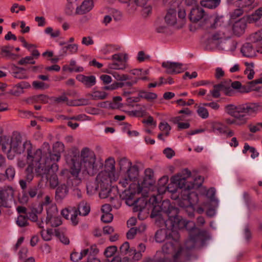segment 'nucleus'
<instances>
[{"label": "nucleus", "instance_id": "48", "mask_svg": "<svg viewBox=\"0 0 262 262\" xmlns=\"http://www.w3.org/2000/svg\"><path fill=\"white\" fill-rule=\"evenodd\" d=\"M91 96L93 100H101L106 97L107 94L103 91H97L93 92Z\"/></svg>", "mask_w": 262, "mask_h": 262}, {"label": "nucleus", "instance_id": "10", "mask_svg": "<svg viewBox=\"0 0 262 262\" xmlns=\"http://www.w3.org/2000/svg\"><path fill=\"white\" fill-rule=\"evenodd\" d=\"M118 178V176H113L106 170H103L98 173L96 178V183L100 186L99 196L101 198H105L110 192L111 184L115 182Z\"/></svg>", "mask_w": 262, "mask_h": 262}, {"label": "nucleus", "instance_id": "64", "mask_svg": "<svg viewBox=\"0 0 262 262\" xmlns=\"http://www.w3.org/2000/svg\"><path fill=\"white\" fill-rule=\"evenodd\" d=\"M114 48L112 45H106L102 47L101 51L104 54H108L113 52Z\"/></svg>", "mask_w": 262, "mask_h": 262}, {"label": "nucleus", "instance_id": "54", "mask_svg": "<svg viewBox=\"0 0 262 262\" xmlns=\"http://www.w3.org/2000/svg\"><path fill=\"white\" fill-rule=\"evenodd\" d=\"M261 16L262 7L255 10V11L250 15L249 19L250 21H256L259 19Z\"/></svg>", "mask_w": 262, "mask_h": 262}, {"label": "nucleus", "instance_id": "42", "mask_svg": "<svg viewBox=\"0 0 262 262\" xmlns=\"http://www.w3.org/2000/svg\"><path fill=\"white\" fill-rule=\"evenodd\" d=\"M87 192L89 194L92 195L98 190H100V186L96 183V181L94 182H89L86 186Z\"/></svg>", "mask_w": 262, "mask_h": 262}, {"label": "nucleus", "instance_id": "4", "mask_svg": "<svg viewBox=\"0 0 262 262\" xmlns=\"http://www.w3.org/2000/svg\"><path fill=\"white\" fill-rule=\"evenodd\" d=\"M191 173L186 168L170 179L171 183L177 187L182 189L183 202H180L179 205L182 207H191L198 202V195L193 192L188 193V191L194 187V184L188 181V178L191 176Z\"/></svg>", "mask_w": 262, "mask_h": 262}, {"label": "nucleus", "instance_id": "15", "mask_svg": "<svg viewBox=\"0 0 262 262\" xmlns=\"http://www.w3.org/2000/svg\"><path fill=\"white\" fill-rule=\"evenodd\" d=\"M207 16H209V14H205L204 10L201 7L196 6L191 10L189 14V19L193 23H196L201 20L202 25L206 26L204 18Z\"/></svg>", "mask_w": 262, "mask_h": 262}, {"label": "nucleus", "instance_id": "44", "mask_svg": "<svg viewBox=\"0 0 262 262\" xmlns=\"http://www.w3.org/2000/svg\"><path fill=\"white\" fill-rule=\"evenodd\" d=\"M159 128L166 137H167L169 135L171 127L167 122L165 121L161 122L159 125Z\"/></svg>", "mask_w": 262, "mask_h": 262}, {"label": "nucleus", "instance_id": "12", "mask_svg": "<svg viewBox=\"0 0 262 262\" xmlns=\"http://www.w3.org/2000/svg\"><path fill=\"white\" fill-rule=\"evenodd\" d=\"M46 224L52 227H57L62 224L61 219L56 205L49 206L46 208Z\"/></svg>", "mask_w": 262, "mask_h": 262}, {"label": "nucleus", "instance_id": "3", "mask_svg": "<svg viewBox=\"0 0 262 262\" xmlns=\"http://www.w3.org/2000/svg\"><path fill=\"white\" fill-rule=\"evenodd\" d=\"M100 166L94 152L85 147L81 151L80 160L76 157L72 159L71 173L76 177L80 171L83 174L94 175Z\"/></svg>", "mask_w": 262, "mask_h": 262}, {"label": "nucleus", "instance_id": "17", "mask_svg": "<svg viewBox=\"0 0 262 262\" xmlns=\"http://www.w3.org/2000/svg\"><path fill=\"white\" fill-rule=\"evenodd\" d=\"M157 95L153 92L141 90L139 92L138 97L127 98V101L129 103L137 102L140 98L145 99L148 101H152L157 98Z\"/></svg>", "mask_w": 262, "mask_h": 262}, {"label": "nucleus", "instance_id": "22", "mask_svg": "<svg viewBox=\"0 0 262 262\" xmlns=\"http://www.w3.org/2000/svg\"><path fill=\"white\" fill-rule=\"evenodd\" d=\"M168 181V179L167 177H163L161 178L158 182V192L159 194H162L166 192L167 190L174 193L176 192V189L171 190L170 187L167 186Z\"/></svg>", "mask_w": 262, "mask_h": 262}, {"label": "nucleus", "instance_id": "45", "mask_svg": "<svg viewBox=\"0 0 262 262\" xmlns=\"http://www.w3.org/2000/svg\"><path fill=\"white\" fill-rule=\"evenodd\" d=\"M40 234L44 241H49L52 238L53 232L51 229H43L40 231Z\"/></svg>", "mask_w": 262, "mask_h": 262}, {"label": "nucleus", "instance_id": "57", "mask_svg": "<svg viewBox=\"0 0 262 262\" xmlns=\"http://www.w3.org/2000/svg\"><path fill=\"white\" fill-rule=\"evenodd\" d=\"M167 27L162 20H158L156 24V29L158 33H163L166 30Z\"/></svg>", "mask_w": 262, "mask_h": 262}, {"label": "nucleus", "instance_id": "8", "mask_svg": "<svg viewBox=\"0 0 262 262\" xmlns=\"http://www.w3.org/2000/svg\"><path fill=\"white\" fill-rule=\"evenodd\" d=\"M142 190V188L139 184H133L130 185L128 190L124 191L126 204L129 206L134 205V210L135 212L141 211L145 207H147L148 209L149 207V202H147V197L143 196L133 201L134 196L136 194L141 192Z\"/></svg>", "mask_w": 262, "mask_h": 262}, {"label": "nucleus", "instance_id": "50", "mask_svg": "<svg viewBox=\"0 0 262 262\" xmlns=\"http://www.w3.org/2000/svg\"><path fill=\"white\" fill-rule=\"evenodd\" d=\"M196 112L202 119H206L209 117L208 110L203 106H199Z\"/></svg>", "mask_w": 262, "mask_h": 262}, {"label": "nucleus", "instance_id": "41", "mask_svg": "<svg viewBox=\"0 0 262 262\" xmlns=\"http://www.w3.org/2000/svg\"><path fill=\"white\" fill-rule=\"evenodd\" d=\"M68 70L71 72H81L84 69L82 67L76 65V61L74 59H71L70 62V67Z\"/></svg>", "mask_w": 262, "mask_h": 262}, {"label": "nucleus", "instance_id": "35", "mask_svg": "<svg viewBox=\"0 0 262 262\" xmlns=\"http://www.w3.org/2000/svg\"><path fill=\"white\" fill-rule=\"evenodd\" d=\"M237 47V42L231 39H225L222 44V48L227 51H234Z\"/></svg>", "mask_w": 262, "mask_h": 262}, {"label": "nucleus", "instance_id": "24", "mask_svg": "<svg viewBox=\"0 0 262 262\" xmlns=\"http://www.w3.org/2000/svg\"><path fill=\"white\" fill-rule=\"evenodd\" d=\"M167 227V230L166 229H160L158 230L155 235V239L157 242L161 243L164 241L166 238H168L169 236L167 235L168 231L169 232L168 234L170 235V230H171L172 231H176L178 229H172L171 227H169L168 228V226Z\"/></svg>", "mask_w": 262, "mask_h": 262}, {"label": "nucleus", "instance_id": "23", "mask_svg": "<svg viewBox=\"0 0 262 262\" xmlns=\"http://www.w3.org/2000/svg\"><path fill=\"white\" fill-rule=\"evenodd\" d=\"M226 38V37L224 33L216 32L212 34L208 37V43L214 45H217L218 42L220 41L223 44Z\"/></svg>", "mask_w": 262, "mask_h": 262}, {"label": "nucleus", "instance_id": "27", "mask_svg": "<svg viewBox=\"0 0 262 262\" xmlns=\"http://www.w3.org/2000/svg\"><path fill=\"white\" fill-rule=\"evenodd\" d=\"M110 3H112L114 0H106ZM119 2L126 4L130 9L135 10L137 6H144L146 0H118Z\"/></svg>", "mask_w": 262, "mask_h": 262}, {"label": "nucleus", "instance_id": "31", "mask_svg": "<svg viewBox=\"0 0 262 262\" xmlns=\"http://www.w3.org/2000/svg\"><path fill=\"white\" fill-rule=\"evenodd\" d=\"M30 86V84L25 81H22L16 84L12 89L11 94L14 96H19L24 93L25 89L29 88Z\"/></svg>", "mask_w": 262, "mask_h": 262}, {"label": "nucleus", "instance_id": "62", "mask_svg": "<svg viewBox=\"0 0 262 262\" xmlns=\"http://www.w3.org/2000/svg\"><path fill=\"white\" fill-rule=\"evenodd\" d=\"M35 61L34 60V58L31 56H26L24 58H21L19 61L18 64L20 65H24L28 63L35 64Z\"/></svg>", "mask_w": 262, "mask_h": 262}, {"label": "nucleus", "instance_id": "9", "mask_svg": "<svg viewBox=\"0 0 262 262\" xmlns=\"http://www.w3.org/2000/svg\"><path fill=\"white\" fill-rule=\"evenodd\" d=\"M90 211V206L86 202H82L79 204L78 209L75 207H68L62 210L61 214L67 220H70L73 225L76 226L79 222L78 212L79 215L85 216Z\"/></svg>", "mask_w": 262, "mask_h": 262}, {"label": "nucleus", "instance_id": "51", "mask_svg": "<svg viewBox=\"0 0 262 262\" xmlns=\"http://www.w3.org/2000/svg\"><path fill=\"white\" fill-rule=\"evenodd\" d=\"M120 251L124 254H128L131 256V253L133 251V249L130 248L129 243L127 242H124L120 248Z\"/></svg>", "mask_w": 262, "mask_h": 262}, {"label": "nucleus", "instance_id": "1", "mask_svg": "<svg viewBox=\"0 0 262 262\" xmlns=\"http://www.w3.org/2000/svg\"><path fill=\"white\" fill-rule=\"evenodd\" d=\"M152 210L151 217H154L160 214V212L164 211L167 214L168 219L165 221L166 226H170L172 229L186 228L188 231L198 230L195 224L191 221H187L178 215V209L172 206L169 201H164L162 208L157 205V199L153 195L149 199V207L148 210Z\"/></svg>", "mask_w": 262, "mask_h": 262}, {"label": "nucleus", "instance_id": "63", "mask_svg": "<svg viewBox=\"0 0 262 262\" xmlns=\"http://www.w3.org/2000/svg\"><path fill=\"white\" fill-rule=\"evenodd\" d=\"M249 130L253 133L260 131L261 128V122L257 123L255 124H250L248 126Z\"/></svg>", "mask_w": 262, "mask_h": 262}, {"label": "nucleus", "instance_id": "61", "mask_svg": "<svg viewBox=\"0 0 262 262\" xmlns=\"http://www.w3.org/2000/svg\"><path fill=\"white\" fill-rule=\"evenodd\" d=\"M37 194H38V197H40L42 195V192L41 191L38 192V186H33L29 189L28 194L31 198L35 197Z\"/></svg>", "mask_w": 262, "mask_h": 262}, {"label": "nucleus", "instance_id": "2", "mask_svg": "<svg viewBox=\"0 0 262 262\" xmlns=\"http://www.w3.org/2000/svg\"><path fill=\"white\" fill-rule=\"evenodd\" d=\"M262 111V102H247L236 105L228 104L225 106V112L233 118H227L228 125L241 126L245 125L250 118L255 117Z\"/></svg>", "mask_w": 262, "mask_h": 262}, {"label": "nucleus", "instance_id": "40", "mask_svg": "<svg viewBox=\"0 0 262 262\" xmlns=\"http://www.w3.org/2000/svg\"><path fill=\"white\" fill-rule=\"evenodd\" d=\"M246 65L247 68L245 70V74L247 75V78L248 79L251 80L253 78L255 74V72L254 71V63L252 62L246 63Z\"/></svg>", "mask_w": 262, "mask_h": 262}, {"label": "nucleus", "instance_id": "26", "mask_svg": "<svg viewBox=\"0 0 262 262\" xmlns=\"http://www.w3.org/2000/svg\"><path fill=\"white\" fill-rule=\"evenodd\" d=\"M246 27V23L244 19H241L234 23L233 26V33L237 36L243 34Z\"/></svg>", "mask_w": 262, "mask_h": 262}, {"label": "nucleus", "instance_id": "6", "mask_svg": "<svg viewBox=\"0 0 262 262\" xmlns=\"http://www.w3.org/2000/svg\"><path fill=\"white\" fill-rule=\"evenodd\" d=\"M64 146L61 142H57L53 146V153H52L50 145L48 142H44L42 146L38 148L43 152L41 158L43 159L47 165L53 172L57 171L58 166L57 162L61 157V154L64 151Z\"/></svg>", "mask_w": 262, "mask_h": 262}, {"label": "nucleus", "instance_id": "49", "mask_svg": "<svg viewBox=\"0 0 262 262\" xmlns=\"http://www.w3.org/2000/svg\"><path fill=\"white\" fill-rule=\"evenodd\" d=\"M45 176L48 177L47 175ZM47 179H48L50 186L51 188H54L56 186H58V179L57 176L55 173H54L51 174L50 178H47Z\"/></svg>", "mask_w": 262, "mask_h": 262}, {"label": "nucleus", "instance_id": "20", "mask_svg": "<svg viewBox=\"0 0 262 262\" xmlns=\"http://www.w3.org/2000/svg\"><path fill=\"white\" fill-rule=\"evenodd\" d=\"M242 55L246 57L252 58L256 56L257 51L250 43H246L241 49Z\"/></svg>", "mask_w": 262, "mask_h": 262}, {"label": "nucleus", "instance_id": "33", "mask_svg": "<svg viewBox=\"0 0 262 262\" xmlns=\"http://www.w3.org/2000/svg\"><path fill=\"white\" fill-rule=\"evenodd\" d=\"M104 170L107 171L111 174H113V177L117 176L115 172V161L113 158L110 157L105 160Z\"/></svg>", "mask_w": 262, "mask_h": 262}, {"label": "nucleus", "instance_id": "13", "mask_svg": "<svg viewBox=\"0 0 262 262\" xmlns=\"http://www.w3.org/2000/svg\"><path fill=\"white\" fill-rule=\"evenodd\" d=\"M111 59L114 60V62L108 64L107 69L122 70L126 69L125 62L128 59L126 54H115L112 55Z\"/></svg>", "mask_w": 262, "mask_h": 262}, {"label": "nucleus", "instance_id": "18", "mask_svg": "<svg viewBox=\"0 0 262 262\" xmlns=\"http://www.w3.org/2000/svg\"><path fill=\"white\" fill-rule=\"evenodd\" d=\"M14 190L10 186H4L0 189V195L9 203H11L14 197Z\"/></svg>", "mask_w": 262, "mask_h": 262}, {"label": "nucleus", "instance_id": "16", "mask_svg": "<svg viewBox=\"0 0 262 262\" xmlns=\"http://www.w3.org/2000/svg\"><path fill=\"white\" fill-rule=\"evenodd\" d=\"M205 24L207 27L216 28L224 25V17L215 14H209L204 18Z\"/></svg>", "mask_w": 262, "mask_h": 262}, {"label": "nucleus", "instance_id": "38", "mask_svg": "<svg viewBox=\"0 0 262 262\" xmlns=\"http://www.w3.org/2000/svg\"><path fill=\"white\" fill-rule=\"evenodd\" d=\"M212 131L217 135L225 134L226 133V126L219 122L214 123L212 125Z\"/></svg>", "mask_w": 262, "mask_h": 262}, {"label": "nucleus", "instance_id": "19", "mask_svg": "<svg viewBox=\"0 0 262 262\" xmlns=\"http://www.w3.org/2000/svg\"><path fill=\"white\" fill-rule=\"evenodd\" d=\"M76 79L86 88H91L96 83V77L94 75L87 76L79 74L76 76Z\"/></svg>", "mask_w": 262, "mask_h": 262}, {"label": "nucleus", "instance_id": "60", "mask_svg": "<svg viewBox=\"0 0 262 262\" xmlns=\"http://www.w3.org/2000/svg\"><path fill=\"white\" fill-rule=\"evenodd\" d=\"M65 12L67 15L70 16L78 15L76 13V10H75V6L71 3H69L67 4Z\"/></svg>", "mask_w": 262, "mask_h": 262}, {"label": "nucleus", "instance_id": "21", "mask_svg": "<svg viewBox=\"0 0 262 262\" xmlns=\"http://www.w3.org/2000/svg\"><path fill=\"white\" fill-rule=\"evenodd\" d=\"M94 6L92 0L84 1L80 6L77 7L76 13L78 15L83 14L92 9Z\"/></svg>", "mask_w": 262, "mask_h": 262}, {"label": "nucleus", "instance_id": "59", "mask_svg": "<svg viewBox=\"0 0 262 262\" xmlns=\"http://www.w3.org/2000/svg\"><path fill=\"white\" fill-rule=\"evenodd\" d=\"M117 247L112 246L107 247L104 251V254L107 257L113 256L117 251Z\"/></svg>", "mask_w": 262, "mask_h": 262}, {"label": "nucleus", "instance_id": "5", "mask_svg": "<svg viewBox=\"0 0 262 262\" xmlns=\"http://www.w3.org/2000/svg\"><path fill=\"white\" fill-rule=\"evenodd\" d=\"M2 150L4 152L8 154V158L12 159L14 154H21L25 151L26 154V161L28 160L29 157L35 158L40 155H42L43 152L38 148L33 147L32 144L29 141L23 142L20 137H13L10 141L2 144Z\"/></svg>", "mask_w": 262, "mask_h": 262}, {"label": "nucleus", "instance_id": "28", "mask_svg": "<svg viewBox=\"0 0 262 262\" xmlns=\"http://www.w3.org/2000/svg\"><path fill=\"white\" fill-rule=\"evenodd\" d=\"M229 89L230 90L227 89L224 84H220L214 85L213 90L210 91V93L214 98H218L220 97V91H224V92L227 95H231L232 90L230 88Z\"/></svg>", "mask_w": 262, "mask_h": 262}, {"label": "nucleus", "instance_id": "29", "mask_svg": "<svg viewBox=\"0 0 262 262\" xmlns=\"http://www.w3.org/2000/svg\"><path fill=\"white\" fill-rule=\"evenodd\" d=\"M177 21L176 11L174 9H169L165 16V22L168 26H173Z\"/></svg>", "mask_w": 262, "mask_h": 262}, {"label": "nucleus", "instance_id": "52", "mask_svg": "<svg viewBox=\"0 0 262 262\" xmlns=\"http://www.w3.org/2000/svg\"><path fill=\"white\" fill-rule=\"evenodd\" d=\"M32 85L35 89L42 90L47 89L49 87V85L48 84L39 81H33Z\"/></svg>", "mask_w": 262, "mask_h": 262}, {"label": "nucleus", "instance_id": "34", "mask_svg": "<svg viewBox=\"0 0 262 262\" xmlns=\"http://www.w3.org/2000/svg\"><path fill=\"white\" fill-rule=\"evenodd\" d=\"M178 247V243L176 241L169 242L163 245L162 250L165 254L172 253L175 251L176 247Z\"/></svg>", "mask_w": 262, "mask_h": 262}, {"label": "nucleus", "instance_id": "47", "mask_svg": "<svg viewBox=\"0 0 262 262\" xmlns=\"http://www.w3.org/2000/svg\"><path fill=\"white\" fill-rule=\"evenodd\" d=\"M251 39L262 46V29L251 36Z\"/></svg>", "mask_w": 262, "mask_h": 262}, {"label": "nucleus", "instance_id": "25", "mask_svg": "<svg viewBox=\"0 0 262 262\" xmlns=\"http://www.w3.org/2000/svg\"><path fill=\"white\" fill-rule=\"evenodd\" d=\"M69 192V187L65 184H59L56 190L55 198L57 200L61 201L64 199Z\"/></svg>", "mask_w": 262, "mask_h": 262}, {"label": "nucleus", "instance_id": "46", "mask_svg": "<svg viewBox=\"0 0 262 262\" xmlns=\"http://www.w3.org/2000/svg\"><path fill=\"white\" fill-rule=\"evenodd\" d=\"M13 49V47L10 45L3 46L1 48V51L3 55L7 57H11L14 56V54L11 52Z\"/></svg>", "mask_w": 262, "mask_h": 262}, {"label": "nucleus", "instance_id": "11", "mask_svg": "<svg viewBox=\"0 0 262 262\" xmlns=\"http://www.w3.org/2000/svg\"><path fill=\"white\" fill-rule=\"evenodd\" d=\"M119 169L125 171L126 174L131 179H136L138 176V170L135 165H132L130 160L126 158H122L119 161Z\"/></svg>", "mask_w": 262, "mask_h": 262}, {"label": "nucleus", "instance_id": "14", "mask_svg": "<svg viewBox=\"0 0 262 262\" xmlns=\"http://www.w3.org/2000/svg\"><path fill=\"white\" fill-rule=\"evenodd\" d=\"M162 67L165 70V72L168 74L180 73L183 72L185 69V68L183 67L182 64L169 61L163 62Z\"/></svg>", "mask_w": 262, "mask_h": 262}, {"label": "nucleus", "instance_id": "53", "mask_svg": "<svg viewBox=\"0 0 262 262\" xmlns=\"http://www.w3.org/2000/svg\"><path fill=\"white\" fill-rule=\"evenodd\" d=\"M199 235L192 236L190 235L189 238L186 243V248L189 249L194 247Z\"/></svg>", "mask_w": 262, "mask_h": 262}, {"label": "nucleus", "instance_id": "32", "mask_svg": "<svg viewBox=\"0 0 262 262\" xmlns=\"http://www.w3.org/2000/svg\"><path fill=\"white\" fill-rule=\"evenodd\" d=\"M92 249H85L82 250L80 252H78L76 251H73L71 254V259L73 261L77 262L80 259L82 258L83 257L87 255H89Z\"/></svg>", "mask_w": 262, "mask_h": 262}, {"label": "nucleus", "instance_id": "37", "mask_svg": "<svg viewBox=\"0 0 262 262\" xmlns=\"http://www.w3.org/2000/svg\"><path fill=\"white\" fill-rule=\"evenodd\" d=\"M112 69H107L105 72L112 75L114 78L117 81H126L129 79V77L126 74H121L116 71H112Z\"/></svg>", "mask_w": 262, "mask_h": 262}, {"label": "nucleus", "instance_id": "7", "mask_svg": "<svg viewBox=\"0 0 262 262\" xmlns=\"http://www.w3.org/2000/svg\"><path fill=\"white\" fill-rule=\"evenodd\" d=\"M41 156L32 159L29 157L28 160L26 161L27 167L26 169V179L27 182H30L33 179L34 173L42 177L50 174L51 170L47 165L43 159L41 158Z\"/></svg>", "mask_w": 262, "mask_h": 262}, {"label": "nucleus", "instance_id": "56", "mask_svg": "<svg viewBox=\"0 0 262 262\" xmlns=\"http://www.w3.org/2000/svg\"><path fill=\"white\" fill-rule=\"evenodd\" d=\"M45 33L47 34L50 35L53 38L58 37L60 34L59 30H56L55 31H53V28L51 27L46 28L45 30Z\"/></svg>", "mask_w": 262, "mask_h": 262}, {"label": "nucleus", "instance_id": "43", "mask_svg": "<svg viewBox=\"0 0 262 262\" xmlns=\"http://www.w3.org/2000/svg\"><path fill=\"white\" fill-rule=\"evenodd\" d=\"M136 179H131L126 174L124 178H122L119 181V184L123 188H126L128 185H129V187H130V185L131 184H133L134 183H130V182L132 181H135ZM129 188L127 190H128ZM126 189H125L126 190ZM123 191V194L124 195V198L125 199V196L124 193V191Z\"/></svg>", "mask_w": 262, "mask_h": 262}, {"label": "nucleus", "instance_id": "36", "mask_svg": "<svg viewBox=\"0 0 262 262\" xmlns=\"http://www.w3.org/2000/svg\"><path fill=\"white\" fill-rule=\"evenodd\" d=\"M221 0H202L200 2L201 6L208 9H215L220 4Z\"/></svg>", "mask_w": 262, "mask_h": 262}, {"label": "nucleus", "instance_id": "39", "mask_svg": "<svg viewBox=\"0 0 262 262\" xmlns=\"http://www.w3.org/2000/svg\"><path fill=\"white\" fill-rule=\"evenodd\" d=\"M63 52L67 54L68 50L70 54H74L77 53L78 50V46L77 44H69L62 48Z\"/></svg>", "mask_w": 262, "mask_h": 262}, {"label": "nucleus", "instance_id": "55", "mask_svg": "<svg viewBox=\"0 0 262 262\" xmlns=\"http://www.w3.org/2000/svg\"><path fill=\"white\" fill-rule=\"evenodd\" d=\"M16 223L21 227H25L29 224L28 218L24 215H19L17 217Z\"/></svg>", "mask_w": 262, "mask_h": 262}, {"label": "nucleus", "instance_id": "30", "mask_svg": "<svg viewBox=\"0 0 262 262\" xmlns=\"http://www.w3.org/2000/svg\"><path fill=\"white\" fill-rule=\"evenodd\" d=\"M254 2L255 0H239L237 5L238 7L242 8L247 13L254 8Z\"/></svg>", "mask_w": 262, "mask_h": 262}, {"label": "nucleus", "instance_id": "58", "mask_svg": "<svg viewBox=\"0 0 262 262\" xmlns=\"http://www.w3.org/2000/svg\"><path fill=\"white\" fill-rule=\"evenodd\" d=\"M5 174L9 180H12L15 175V170L14 168L11 166L8 167L6 170Z\"/></svg>", "mask_w": 262, "mask_h": 262}]
</instances>
